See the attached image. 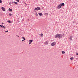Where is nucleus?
I'll list each match as a JSON object with an SVG mask.
<instances>
[{
	"mask_svg": "<svg viewBox=\"0 0 78 78\" xmlns=\"http://www.w3.org/2000/svg\"><path fill=\"white\" fill-rule=\"evenodd\" d=\"M62 34H57L55 36V38H59L60 39V38H62Z\"/></svg>",
	"mask_w": 78,
	"mask_h": 78,
	"instance_id": "1",
	"label": "nucleus"
},
{
	"mask_svg": "<svg viewBox=\"0 0 78 78\" xmlns=\"http://www.w3.org/2000/svg\"><path fill=\"white\" fill-rule=\"evenodd\" d=\"M41 9V8H39V7H36L34 9V11H39Z\"/></svg>",
	"mask_w": 78,
	"mask_h": 78,
	"instance_id": "2",
	"label": "nucleus"
},
{
	"mask_svg": "<svg viewBox=\"0 0 78 78\" xmlns=\"http://www.w3.org/2000/svg\"><path fill=\"white\" fill-rule=\"evenodd\" d=\"M61 6H62V4H60L58 5L57 8V9H59V8H61Z\"/></svg>",
	"mask_w": 78,
	"mask_h": 78,
	"instance_id": "3",
	"label": "nucleus"
},
{
	"mask_svg": "<svg viewBox=\"0 0 78 78\" xmlns=\"http://www.w3.org/2000/svg\"><path fill=\"white\" fill-rule=\"evenodd\" d=\"M0 27H1L2 28H4V29L6 28V27L3 26V25H0Z\"/></svg>",
	"mask_w": 78,
	"mask_h": 78,
	"instance_id": "4",
	"label": "nucleus"
},
{
	"mask_svg": "<svg viewBox=\"0 0 78 78\" xmlns=\"http://www.w3.org/2000/svg\"><path fill=\"white\" fill-rule=\"evenodd\" d=\"M48 41H46L45 42L44 44H45V45H48Z\"/></svg>",
	"mask_w": 78,
	"mask_h": 78,
	"instance_id": "5",
	"label": "nucleus"
},
{
	"mask_svg": "<svg viewBox=\"0 0 78 78\" xmlns=\"http://www.w3.org/2000/svg\"><path fill=\"white\" fill-rule=\"evenodd\" d=\"M1 9L2 10V11H6V9H5V8L4 7H2L1 8Z\"/></svg>",
	"mask_w": 78,
	"mask_h": 78,
	"instance_id": "6",
	"label": "nucleus"
},
{
	"mask_svg": "<svg viewBox=\"0 0 78 78\" xmlns=\"http://www.w3.org/2000/svg\"><path fill=\"white\" fill-rule=\"evenodd\" d=\"M55 44H56V42H54L52 43L51 44V45L52 46H55Z\"/></svg>",
	"mask_w": 78,
	"mask_h": 78,
	"instance_id": "7",
	"label": "nucleus"
},
{
	"mask_svg": "<svg viewBox=\"0 0 78 78\" xmlns=\"http://www.w3.org/2000/svg\"><path fill=\"white\" fill-rule=\"evenodd\" d=\"M8 10H9V11H10V12H11L12 11V10L10 8H9V9Z\"/></svg>",
	"mask_w": 78,
	"mask_h": 78,
	"instance_id": "8",
	"label": "nucleus"
},
{
	"mask_svg": "<svg viewBox=\"0 0 78 78\" xmlns=\"http://www.w3.org/2000/svg\"><path fill=\"white\" fill-rule=\"evenodd\" d=\"M72 36L69 37V39L70 41H72Z\"/></svg>",
	"mask_w": 78,
	"mask_h": 78,
	"instance_id": "9",
	"label": "nucleus"
},
{
	"mask_svg": "<svg viewBox=\"0 0 78 78\" xmlns=\"http://www.w3.org/2000/svg\"><path fill=\"white\" fill-rule=\"evenodd\" d=\"M38 14L39 16H42L43 14L42 13H39Z\"/></svg>",
	"mask_w": 78,
	"mask_h": 78,
	"instance_id": "10",
	"label": "nucleus"
},
{
	"mask_svg": "<svg viewBox=\"0 0 78 78\" xmlns=\"http://www.w3.org/2000/svg\"><path fill=\"white\" fill-rule=\"evenodd\" d=\"M29 42H31V43L32 42H33V40H29Z\"/></svg>",
	"mask_w": 78,
	"mask_h": 78,
	"instance_id": "11",
	"label": "nucleus"
},
{
	"mask_svg": "<svg viewBox=\"0 0 78 78\" xmlns=\"http://www.w3.org/2000/svg\"><path fill=\"white\" fill-rule=\"evenodd\" d=\"M62 54H64V53H65V52H64V51H62Z\"/></svg>",
	"mask_w": 78,
	"mask_h": 78,
	"instance_id": "12",
	"label": "nucleus"
},
{
	"mask_svg": "<svg viewBox=\"0 0 78 78\" xmlns=\"http://www.w3.org/2000/svg\"><path fill=\"white\" fill-rule=\"evenodd\" d=\"M70 59L71 60H73V57H71L70 58Z\"/></svg>",
	"mask_w": 78,
	"mask_h": 78,
	"instance_id": "13",
	"label": "nucleus"
},
{
	"mask_svg": "<svg viewBox=\"0 0 78 78\" xmlns=\"http://www.w3.org/2000/svg\"><path fill=\"white\" fill-rule=\"evenodd\" d=\"M40 36H43V34L42 33H41V34H40Z\"/></svg>",
	"mask_w": 78,
	"mask_h": 78,
	"instance_id": "14",
	"label": "nucleus"
},
{
	"mask_svg": "<svg viewBox=\"0 0 78 78\" xmlns=\"http://www.w3.org/2000/svg\"><path fill=\"white\" fill-rule=\"evenodd\" d=\"M7 22H8L9 23H11V22L10 20L8 21Z\"/></svg>",
	"mask_w": 78,
	"mask_h": 78,
	"instance_id": "15",
	"label": "nucleus"
},
{
	"mask_svg": "<svg viewBox=\"0 0 78 78\" xmlns=\"http://www.w3.org/2000/svg\"><path fill=\"white\" fill-rule=\"evenodd\" d=\"M62 6H64V5H65L64 4V3H62Z\"/></svg>",
	"mask_w": 78,
	"mask_h": 78,
	"instance_id": "16",
	"label": "nucleus"
},
{
	"mask_svg": "<svg viewBox=\"0 0 78 78\" xmlns=\"http://www.w3.org/2000/svg\"><path fill=\"white\" fill-rule=\"evenodd\" d=\"M9 16H12V14H11V13H9Z\"/></svg>",
	"mask_w": 78,
	"mask_h": 78,
	"instance_id": "17",
	"label": "nucleus"
},
{
	"mask_svg": "<svg viewBox=\"0 0 78 78\" xmlns=\"http://www.w3.org/2000/svg\"><path fill=\"white\" fill-rule=\"evenodd\" d=\"M22 39H24V40H25V37H22Z\"/></svg>",
	"mask_w": 78,
	"mask_h": 78,
	"instance_id": "18",
	"label": "nucleus"
},
{
	"mask_svg": "<svg viewBox=\"0 0 78 78\" xmlns=\"http://www.w3.org/2000/svg\"><path fill=\"white\" fill-rule=\"evenodd\" d=\"M35 14L36 16H38V14H37V13H35Z\"/></svg>",
	"mask_w": 78,
	"mask_h": 78,
	"instance_id": "19",
	"label": "nucleus"
},
{
	"mask_svg": "<svg viewBox=\"0 0 78 78\" xmlns=\"http://www.w3.org/2000/svg\"><path fill=\"white\" fill-rule=\"evenodd\" d=\"M2 3V1L0 0V3Z\"/></svg>",
	"mask_w": 78,
	"mask_h": 78,
	"instance_id": "20",
	"label": "nucleus"
},
{
	"mask_svg": "<svg viewBox=\"0 0 78 78\" xmlns=\"http://www.w3.org/2000/svg\"><path fill=\"white\" fill-rule=\"evenodd\" d=\"M14 3H15V4H16H16H17V2H14Z\"/></svg>",
	"mask_w": 78,
	"mask_h": 78,
	"instance_id": "21",
	"label": "nucleus"
},
{
	"mask_svg": "<svg viewBox=\"0 0 78 78\" xmlns=\"http://www.w3.org/2000/svg\"><path fill=\"white\" fill-rule=\"evenodd\" d=\"M8 30H7L6 31H5V33H8Z\"/></svg>",
	"mask_w": 78,
	"mask_h": 78,
	"instance_id": "22",
	"label": "nucleus"
},
{
	"mask_svg": "<svg viewBox=\"0 0 78 78\" xmlns=\"http://www.w3.org/2000/svg\"><path fill=\"white\" fill-rule=\"evenodd\" d=\"M16 1H17V2H20V0H16Z\"/></svg>",
	"mask_w": 78,
	"mask_h": 78,
	"instance_id": "23",
	"label": "nucleus"
},
{
	"mask_svg": "<svg viewBox=\"0 0 78 78\" xmlns=\"http://www.w3.org/2000/svg\"><path fill=\"white\" fill-rule=\"evenodd\" d=\"M22 42H24V40H22Z\"/></svg>",
	"mask_w": 78,
	"mask_h": 78,
	"instance_id": "24",
	"label": "nucleus"
},
{
	"mask_svg": "<svg viewBox=\"0 0 78 78\" xmlns=\"http://www.w3.org/2000/svg\"><path fill=\"white\" fill-rule=\"evenodd\" d=\"M16 36H18V37H20V36L18 35H16Z\"/></svg>",
	"mask_w": 78,
	"mask_h": 78,
	"instance_id": "25",
	"label": "nucleus"
},
{
	"mask_svg": "<svg viewBox=\"0 0 78 78\" xmlns=\"http://www.w3.org/2000/svg\"><path fill=\"white\" fill-rule=\"evenodd\" d=\"M76 55H77V56H78V53H77L76 54Z\"/></svg>",
	"mask_w": 78,
	"mask_h": 78,
	"instance_id": "26",
	"label": "nucleus"
},
{
	"mask_svg": "<svg viewBox=\"0 0 78 78\" xmlns=\"http://www.w3.org/2000/svg\"><path fill=\"white\" fill-rule=\"evenodd\" d=\"M31 44V43L30 42L29 43V44Z\"/></svg>",
	"mask_w": 78,
	"mask_h": 78,
	"instance_id": "27",
	"label": "nucleus"
},
{
	"mask_svg": "<svg viewBox=\"0 0 78 78\" xmlns=\"http://www.w3.org/2000/svg\"><path fill=\"white\" fill-rule=\"evenodd\" d=\"M75 23V21H74L73 22V23Z\"/></svg>",
	"mask_w": 78,
	"mask_h": 78,
	"instance_id": "28",
	"label": "nucleus"
},
{
	"mask_svg": "<svg viewBox=\"0 0 78 78\" xmlns=\"http://www.w3.org/2000/svg\"><path fill=\"white\" fill-rule=\"evenodd\" d=\"M9 4H11V3H9Z\"/></svg>",
	"mask_w": 78,
	"mask_h": 78,
	"instance_id": "29",
	"label": "nucleus"
},
{
	"mask_svg": "<svg viewBox=\"0 0 78 78\" xmlns=\"http://www.w3.org/2000/svg\"><path fill=\"white\" fill-rule=\"evenodd\" d=\"M2 24H3V23H2Z\"/></svg>",
	"mask_w": 78,
	"mask_h": 78,
	"instance_id": "30",
	"label": "nucleus"
},
{
	"mask_svg": "<svg viewBox=\"0 0 78 78\" xmlns=\"http://www.w3.org/2000/svg\"><path fill=\"white\" fill-rule=\"evenodd\" d=\"M25 5H27V4H26V3L25 4Z\"/></svg>",
	"mask_w": 78,
	"mask_h": 78,
	"instance_id": "31",
	"label": "nucleus"
},
{
	"mask_svg": "<svg viewBox=\"0 0 78 78\" xmlns=\"http://www.w3.org/2000/svg\"><path fill=\"white\" fill-rule=\"evenodd\" d=\"M0 30L1 31V30L0 29Z\"/></svg>",
	"mask_w": 78,
	"mask_h": 78,
	"instance_id": "32",
	"label": "nucleus"
}]
</instances>
